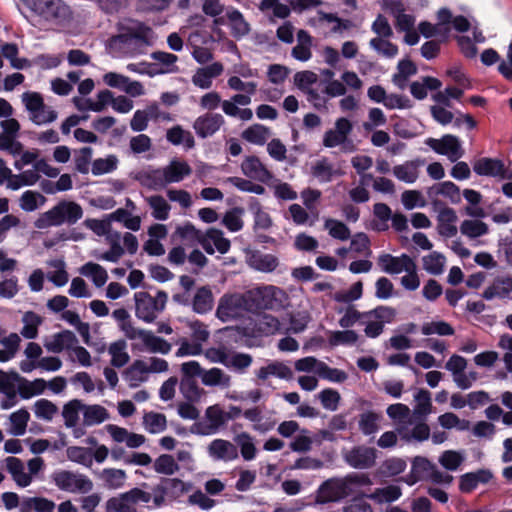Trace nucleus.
<instances>
[{"instance_id": "nucleus-56", "label": "nucleus", "mask_w": 512, "mask_h": 512, "mask_svg": "<svg viewBox=\"0 0 512 512\" xmlns=\"http://www.w3.org/2000/svg\"><path fill=\"white\" fill-rule=\"evenodd\" d=\"M119 159L116 155L110 154L103 158H97L91 163V173L94 176H101L114 172L118 168Z\"/></svg>"}, {"instance_id": "nucleus-46", "label": "nucleus", "mask_w": 512, "mask_h": 512, "mask_svg": "<svg viewBox=\"0 0 512 512\" xmlns=\"http://www.w3.org/2000/svg\"><path fill=\"white\" fill-rule=\"evenodd\" d=\"M397 432L400 437L407 442H422L430 437V428L426 423H418L412 429L401 425L397 428Z\"/></svg>"}, {"instance_id": "nucleus-49", "label": "nucleus", "mask_w": 512, "mask_h": 512, "mask_svg": "<svg viewBox=\"0 0 512 512\" xmlns=\"http://www.w3.org/2000/svg\"><path fill=\"white\" fill-rule=\"evenodd\" d=\"M112 317L118 323V328L129 340H135V334L139 328L132 323L131 316L124 308L116 309L112 312Z\"/></svg>"}, {"instance_id": "nucleus-24", "label": "nucleus", "mask_w": 512, "mask_h": 512, "mask_svg": "<svg viewBox=\"0 0 512 512\" xmlns=\"http://www.w3.org/2000/svg\"><path fill=\"white\" fill-rule=\"evenodd\" d=\"M207 425L199 431L202 435H211L216 433L229 419V415L219 404H214L206 408L204 414Z\"/></svg>"}, {"instance_id": "nucleus-5", "label": "nucleus", "mask_w": 512, "mask_h": 512, "mask_svg": "<svg viewBox=\"0 0 512 512\" xmlns=\"http://www.w3.org/2000/svg\"><path fill=\"white\" fill-rule=\"evenodd\" d=\"M251 311L250 303L245 293H225L223 294L216 308V317L222 322L238 320Z\"/></svg>"}, {"instance_id": "nucleus-32", "label": "nucleus", "mask_w": 512, "mask_h": 512, "mask_svg": "<svg viewBox=\"0 0 512 512\" xmlns=\"http://www.w3.org/2000/svg\"><path fill=\"white\" fill-rule=\"evenodd\" d=\"M97 477L102 485L110 490L122 488L127 480L126 471L117 468H105L97 474Z\"/></svg>"}, {"instance_id": "nucleus-34", "label": "nucleus", "mask_w": 512, "mask_h": 512, "mask_svg": "<svg viewBox=\"0 0 512 512\" xmlns=\"http://www.w3.org/2000/svg\"><path fill=\"white\" fill-rule=\"evenodd\" d=\"M201 382L206 387L226 389L231 386V376L218 367H212L203 370Z\"/></svg>"}, {"instance_id": "nucleus-39", "label": "nucleus", "mask_w": 512, "mask_h": 512, "mask_svg": "<svg viewBox=\"0 0 512 512\" xmlns=\"http://www.w3.org/2000/svg\"><path fill=\"white\" fill-rule=\"evenodd\" d=\"M312 37L305 30L297 32V44L293 47L291 55L299 61L306 62L311 59Z\"/></svg>"}, {"instance_id": "nucleus-12", "label": "nucleus", "mask_w": 512, "mask_h": 512, "mask_svg": "<svg viewBox=\"0 0 512 512\" xmlns=\"http://www.w3.org/2000/svg\"><path fill=\"white\" fill-rule=\"evenodd\" d=\"M376 458V449L363 445L343 452L344 461L354 469H369L375 465Z\"/></svg>"}, {"instance_id": "nucleus-29", "label": "nucleus", "mask_w": 512, "mask_h": 512, "mask_svg": "<svg viewBox=\"0 0 512 512\" xmlns=\"http://www.w3.org/2000/svg\"><path fill=\"white\" fill-rule=\"evenodd\" d=\"M123 379L131 388H137L149 379V373L146 368L145 362L141 359H136L133 363L123 372Z\"/></svg>"}, {"instance_id": "nucleus-31", "label": "nucleus", "mask_w": 512, "mask_h": 512, "mask_svg": "<svg viewBox=\"0 0 512 512\" xmlns=\"http://www.w3.org/2000/svg\"><path fill=\"white\" fill-rule=\"evenodd\" d=\"M311 174L320 183H327L332 181L335 177L342 175V172L327 158H322L313 163L311 166Z\"/></svg>"}, {"instance_id": "nucleus-62", "label": "nucleus", "mask_w": 512, "mask_h": 512, "mask_svg": "<svg viewBox=\"0 0 512 512\" xmlns=\"http://www.w3.org/2000/svg\"><path fill=\"white\" fill-rule=\"evenodd\" d=\"M381 418L380 414L372 411L360 414L358 421L360 431L364 435H372L376 433L380 428Z\"/></svg>"}, {"instance_id": "nucleus-18", "label": "nucleus", "mask_w": 512, "mask_h": 512, "mask_svg": "<svg viewBox=\"0 0 512 512\" xmlns=\"http://www.w3.org/2000/svg\"><path fill=\"white\" fill-rule=\"evenodd\" d=\"M135 339L141 340V349L149 353H159L166 355L172 349V345L168 341L159 336H156L150 330L139 328V330L135 334Z\"/></svg>"}, {"instance_id": "nucleus-50", "label": "nucleus", "mask_w": 512, "mask_h": 512, "mask_svg": "<svg viewBox=\"0 0 512 512\" xmlns=\"http://www.w3.org/2000/svg\"><path fill=\"white\" fill-rule=\"evenodd\" d=\"M142 425L148 433L160 434L167 428V418L162 413L146 412L143 415Z\"/></svg>"}, {"instance_id": "nucleus-10", "label": "nucleus", "mask_w": 512, "mask_h": 512, "mask_svg": "<svg viewBox=\"0 0 512 512\" xmlns=\"http://www.w3.org/2000/svg\"><path fill=\"white\" fill-rule=\"evenodd\" d=\"M149 121L155 123L171 122L173 117L169 112L163 111L157 102H152L145 108L134 112L130 120V128L134 132L145 131L148 128Z\"/></svg>"}, {"instance_id": "nucleus-16", "label": "nucleus", "mask_w": 512, "mask_h": 512, "mask_svg": "<svg viewBox=\"0 0 512 512\" xmlns=\"http://www.w3.org/2000/svg\"><path fill=\"white\" fill-rule=\"evenodd\" d=\"M415 261L407 254L393 256L389 253H382L377 257V264L387 274H400L412 267Z\"/></svg>"}, {"instance_id": "nucleus-57", "label": "nucleus", "mask_w": 512, "mask_h": 512, "mask_svg": "<svg viewBox=\"0 0 512 512\" xmlns=\"http://www.w3.org/2000/svg\"><path fill=\"white\" fill-rule=\"evenodd\" d=\"M42 318L32 311L25 312L22 317L23 327L20 335L26 339H35L38 335V327L42 324Z\"/></svg>"}, {"instance_id": "nucleus-55", "label": "nucleus", "mask_w": 512, "mask_h": 512, "mask_svg": "<svg viewBox=\"0 0 512 512\" xmlns=\"http://www.w3.org/2000/svg\"><path fill=\"white\" fill-rule=\"evenodd\" d=\"M423 269L431 275H440L444 272L446 257L437 251H433L422 257Z\"/></svg>"}, {"instance_id": "nucleus-20", "label": "nucleus", "mask_w": 512, "mask_h": 512, "mask_svg": "<svg viewBox=\"0 0 512 512\" xmlns=\"http://www.w3.org/2000/svg\"><path fill=\"white\" fill-rule=\"evenodd\" d=\"M210 458L214 461L229 462L237 459V446L225 439H214L207 447Z\"/></svg>"}, {"instance_id": "nucleus-25", "label": "nucleus", "mask_w": 512, "mask_h": 512, "mask_svg": "<svg viewBox=\"0 0 512 512\" xmlns=\"http://www.w3.org/2000/svg\"><path fill=\"white\" fill-rule=\"evenodd\" d=\"M493 478V473L489 469H479L474 472H468L459 477V490L462 493H471L480 484H487Z\"/></svg>"}, {"instance_id": "nucleus-37", "label": "nucleus", "mask_w": 512, "mask_h": 512, "mask_svg": "<svg viewBox=\"0 0 512 512\" xmlns=\"http://www.w3.org/2000/svg\"><path fill=\"white\" fill-rule=\"evenodd\" d=\"M0 127L2 128L3 136L13 148V155L21 153L22 144L16 140L20 131L19 122L10 116L0 122Z\"/></svg>"}, {"instance_id": "nucleus-64", "label": "nucleus", "mask_w": 512, "mask_h": 512, "mask_svg": "<svg viewBox=\"0 0 512 512\" xmlns=\"http://www.w3.org/2000/svg\"><path fill=\"white\" fill-rule=\"evenodd\" d=\"M54 508L53 502L41 497L25 498L21 503V512H51Z\"/></svg>"}, {"instance_id": "nucleus-60", "label": "nucleus", "mask_w": 512, "mask_h": 512, "mask_svg": "<svg viewBox=\"0 0 512 512\" xmlns=\"http://www.w3.org/2000/svg\"><path fill=\"white\" fill-rule=\"evenodd\" d=\"M93 488L92 481L85 475L66 472V490L87 493Z\"/></svg>"}, {"instance_id": "nucleus-26", "label": "nucleus", "mask_w": 512, "mask_h": 512, "mask_svg": "<svg viewBox=\"0 0 512 512\" xmlns=\"http://www.w3.org/2000/svg\"><path fill=\"white\" fill-rule=\"evenodd\" d=\"M163 168L167 185L179 183L192 174L189 163L183 159L174 158Z\"/></svg>"}, {"instance_id": "nucleus-11", "label": "nucleus", "mask_w": 512, "mask_h": 512, "mask_svg": "<svg viewBox=\"0 0 512 512\" xmlns=\"http://www.w3.org/2000/svg\"><path fill=\"white\" fill-rule=\"evenodd\" d=\"M395 316L394 309L390 307H378L372 311L363 313L361 323L365 325V334L367 337L376 338L382 332L385 323H389Z\"/></svg>"}, {"instance_id": "nucleus-3", "label": "nucleus", "mask_w": 512, "mask_h": 512, "mask_svg": "<svg viewBox=\"0 0 512 512\" xmlns=\"http://www.w3.org/2000/svg\"><path fill=\"white\" fill-rule=\"evenodd\" d=\"M251 311L273 310L278 311L288 305L287 293L274 285H262L247 291Z\"/></svg>"}, {"instance_id": "nucleus-33", "label": "nucleus", "mask_w": 512, "mask_h": 512, "mask_svg": "<svg viewBox=\"0 0 512 512\" xmlns=\"http://www.w3.org/2000/svg\"><path fill=\"white\" fill-rule=\"evenodd\" d=\"M361 496H365L376 504L381 505L397 501L402 496V489L398 485L391 484L385 487L376 488L370 494H364L361 492Z\"/></svg>"}, {"instance_id": "nucleus-43", "label": "nucleus", "mask_w": 512, "mask_h": 512, "mask_svg": "<svg viewBox=\"0 0 512 512\" xmlns=\"http://www.w3.org/2000/svg\"><path fill=\"white\" fill-rule=\"evenodd\" d=\"M271 136V130L262 124H252L242 131L243 140L258 146L264 145Z\"/></svg>"}, {"instance_id": "nucleus-21", "label": "nucleus", "mask_w": 512, "mask_h": 512, "mask_svg": "<svg viewBox=\"0 0 512 512\" xmlns=\"http://www.w3.org/2000/svg\"><path fill=\"white\" fill-rule=\"evenodd\" d=\"M242 173L249 179L267 183L273 178L272 173L256 156H247L241 163Z\"/></svg>"}, {"instance_id": "nucleus-19", "label": "nucleus", "mask_w": 512, "mask_h": 512, "mask_svg": "<svg viewBox=\"0 0 512 512\" xmlns=\"http://www.w3.org/2000/svg\"><path fill=\"white\" fill-rule=\"evenodd\" d=\"M33 13L45 18L53 20L59 16L62 1L61 0H20Z\"/></svg>"}, {"instance_id": "nucleus-47", "label": "nucleus", "mask_w": 512, "mask_h": 512, "mask_svg": "<svg viewBox=\"0 0 512 512\" xmlns=\"http://www.w3.org/2000/svg\"><path fill=\"white\" fill-rule=\"evenodd\" d=\"M442 83L439 79L426 76L422 77L419 81H414L410 85L411 94L418 100L427 97L428 90H437L441 87Z\"/></svg>"}, {"instance_id": "nucleus-48", "label": "nucleus", "mask_w": 512, "mask_h": 512, "mask_svg": "<svg viewBox=\"0 0 512 512\" xmlns=\"http://www.w3.org/2000/svg\"><path fill=\"white\" fill-rule=\"evenodd\" d=\"M281 331V323L277 317L271 314H261L255 323V333L258 335H274Z\"/></svg>"}, {"instance_id": "nucleus-51", "label": "nucleus", "mask_w": 512, "mask_h": 512, "mask_svg": "<svg viewBox=\"0 0 512 512\" xmlns=\"http://www.w3.org/2000/svg\"><path fill=\"white\" fill-rule=\"evenodd\" d=\"M21 343V337L17 333H10L5 335L0 344L3 349H0V362H8L15 358Z\"/></svg>"}, {"instance_id": "nucleus-8", "label": "nucleus", "mask_w": 512, "mask_h": 512, "mask_svg": "<svg viewBox=\"0 0 512 512\" xmlns=\"http://www.w3.org/2000/svg\"><path fill=\"white\" fill-rule=\"evenodd\" d=\"M150 500V493L139 488H133L108 499L105 504V510L106 512H137L138 503H148Z\"/></svg>"}, {"instance_id": "nucleus-2", "label": "nucleus", "mask_w": 512, "mask_h": 512, "mask_svg": "<svg viewBox=\"0 0 512 512\" xmlns=\"http://www.w3.org/2000/svg\"><path fill=\"white\" fill-rule=\"evenodd\" d=\"M373 482L366 473H350L344 477H334L323 482L316 491L318 504L339 502L352 495L361 496V489L372 486Z\"/></svg>"}, {"instance_id": "nucleus-13", "label": "nucleus", "mask_w": 512, "mask_h": 512, "mask_svg": "<svg viewBox=\"0 0 512 512\" xmlns=\"http://www.w3.org/2000/svg\"><path fill=\"white\" fill-rule=\"evenodd\" d=\"M426 144L436 153L447 156L451 162L457 161L464 154L460 140L451 134L444 135L440 139L428 138Z\"/></svg>"}, {"instance_id": "nucleus-7", "label": "nucleus", "mask_w": 512, "mask_h": 512, "mask_svg": "<svg viewBox=\"0 0 512 512\" xmlns=\"http://www.w3.org/2000/svg\"><path fill=\"white\" fill-rule=\"evenodd\" d=\"M110 249L97 255V259L116 263L124 255L125 250L129 254H135L138 250L137 237L132 233L126 232L123 235L120 232L112 231L106 237Z\"/></svg>"}, {"instance_id": "nucleus-45", "label": "nucleus", "mask_w": 512, "mask_h": 512, "mask_svg": "<svg viewBox=\"0 0 512 512\" xmlns=\"http://www.w3.org/2000/svg\"><path fill=\"white\" fill-rule=\"evenodd\" d=\"M24 355L26 359L20 361L19 368L24 373H30L37 368V363L41 359L42 348L35 342H29L24 349Z\"/></svg>"}, {"instance_id": "nucleus-35", "label": "nucleus", "mask_w": 512, "mask_h": 512, "mask_svg": "<svg viewBox=\"0 0 512 512\" xmlns=\"http://www.w3.org/2000/svg\"><path fill=\"white\" fill-rule=\"evenodd\" d=\"M107 352L110 356V365L115 368H122L130 361V355L127 351V342L124 339H118L109 344Z\"/></svg>"}, {"instance_id": "nucleus-15", "label": "nucleus", "mask_w": 512, "mask_h": 512, "mask_svg": "<svg viewBox=\"0 0 512 512\" xmlns=\"http://www.w3.org/2000/svg\"><path fill=\"white\" fill-rule=\"evenodd\" d=\"M352 123L344 117L335 121L334 128L327 130L323 136V145L327 148H334L344 145L349 134L352 132Z\"/></svg>"}, {"instance_id": "nucleus-54", "label": "nucleus", "mask_w": 512, "mask_h": 512, "mask_svg": "<svg viewBox=\"0 0 512 512\" xmlns=\"http://www.w3.org/2000/svg\"><path fill=\"white\" fill-rule=\"evenodd\" d=\"M173 236L187 244H201L203 233L198 230L192 223L185 222L176 227Z\"/></svg>"}, {"instance_id": "nucleus-17", "label": "nucleus", "mask_w": 512, "mask_h": 512, "mask_svg": "<svg viewBox=\"0 0 512 512\" xmlns=\"http://www.w3.org/2000/svg\"><path fill=\"white\" fill-rule=\"evenodd\" d=\"M473 170L480 176L512 179V174L508 172L504 163L499 159L481 158L474 163Z\"/></svg>"}, {"instance_id": "nucleus-22", "label": "nucleus", "mask_w": 512, "mask_h": 512, "mask_svg": "<svg viewBox=\"0 0 512 512\" xmlns=\"http://www.w3.org/2000/svg\"><path fill=\"white\" fill-rule=\"evenodd\" d=\"M201 245L208 254H214L218 251L221 254H225L230 249V241L224 237V233L215 228H210L203 234L201 239Z\"/></svg>"}, {"instance_id": "nucleus-4", "label": "nucleus", "mask_w": 512, "mask_h": 512, "mask_svg": "<svg viewBox=\"0 0 512 512\" xmlns=\"http://www.w3.org/2000/svg\"><path fill=\"white\" fill-rule=\"evenodd\" d=\"M134 300L136 317L145 323H152L164 311L168 296L164 291H158L155 296L140 291L134 294Z\"/></svg>"}, {"instance_id": "nucleus-28", "label": "nucleus", "mask_w": 512, "mask_h": 512, "mask_svg": "<svg viewBox=\"0 0 512 512\" xmlns=\"http://www.w3.org/2000/svg\"><path fill=\"white\" fill-rule=\"evenodd\" d=\"M144 201L150 211L151 217L157 221H166L170 217L172 206L160 194L144 196Z\"/></svg>"}, {"instance_id": "nucleus-59", "label": "nucleus", "mask_w": 512, "mask_h": 512, "mask_svg": "<svg viewBox=\"0 0 512 512\" xmlns=\"http://www.w3.org/2000/svg\"><path fill=\"white\" fill-rule=\"evenodd\" d=\"M249 209L254 217L255 229L268 230L273 225V221L270 214L263 209L258 200L254 199L249 204Z\"/></svg>"}, {"instance_id": "nucleus-40", "label": "nucleus", "mask_w": 512, "mask_h": 512, "mask_svg": "<svg viewBox=\"0 0 512 512\" xmlns=\"http://www.w3.org/2000/svg\"><path fill=\"white\" fill-rule=\"evenodd\" d=\"M64 223V203L60 202L51 210L43 213L36 220L35 226L38 229H47L54 226H59Z\"/></svg>"}, {"instance_id": "nucleus-58", "label": "nucleus", "mask_w": 512, "mask_h": 512, "mask_svg": "<svg viewBox=\"0 0 512 512\" xmlns=\"http://www.w3.org/2000/svg\"><path fill=\"white\" fill-rule=\"evenodd\" d=\"M46 389V382L43 379H35L29 381L25 378L20 377L18 392L24 399L40 395Z\"/></svg>"}, {"instance_id": "nucleus-9", "label": "nucleus", "mask_w": 512, "mask_h": 512, "mask_svg": "<svg viewBox=\"0 0 512 512\" xmlns=\"http://www.w3.org/2000/svg\"><path fill=\"white\" fill-rule=\"evenodd\" d=\"M213 25L216 27L215 32L219 35L222 34L220 27L228 26L231 36L237 40L247 36L251 30L250 24L246 21L244 15L232 6L226 9V13L222 17L214 19Z\"/></svg>"}, {"instance_id": "nucleus-53", "label": "nucleus", "mask_w": 512, "mask_h": 512, "mask_svg": "<svg viewBox=\"0 0 512 512\" xmlns=\"http://www.w3.org/2000/svg\"><path fill=\"white\" fill-rule=\"evenodd\" d=\"M110 223L120 222L125 228L138 231L141 227V218L139 216H133L130 211L124 208H118L114 212L108 215Z\"/></svg>"}, {"instance_id": "nucleus-27", "label": "nucleus", "mask_w": 512, "mask_h": 512, "mask_svg": "<svg viewBox=\"0 0 512 512\" xmlns=\"http://www.w3.org/2000/svg\"><path fill=\"white\" fill-rule=\"evenodd\" d=\"M424 164L425 161L420 158L405 161L404 163L393 167V175L399 181L412 184L419 178L420 169Z\"/></svg>"}, {"instance_id": "nucleus-36", "label": "nucleus", "mask_w": 512, "mask_h": 512, "mask_svg": "<svg viewBox=\"0 0 512 512\" xmlns=\"http://www.w3.org/2000/svg\"><path fill=\"white\" fill-rule=\"evenodd\" d=\"M256 375L261 380H266L271 376L289 380L293 377V372L291 368L283 362L273 361L268 365L259 368Z\"/></svg>"}, {"instance_id": "nucleus-42", "label": "nucleus", "mask_w": 512, "mask_h": 512, "mask_svg": "<svg viewBox=\"0 0 512 512\" xmlns=\"http://www.w3.org/2000/svg\"><path fill=\"white\" fill-rule=\"evenodd\" d=\"M166 139L172 145H183L186 149H192L195 146L192 133L185 130L181 125H175L169 128L166 132Z\"/></svg>"}, {"instance_id": "nucleus-30", "label": "nucleus", "mask_w": 512, "mask_h": 512, "mask_svg": "<svg viewBox=\"0 0 512 512\" xmlns=\"http://www.w3.org/2000/svg\"><path fill=\"white\" fill-rule=\"evenodd\" d=\"M5 467L18 487L25 488L31 484V475L25 471L21 459L10 456L4 460Z\"/></svg>"}, {"instance_id": "nucleus-52", "label": "nucleus", "mask_w": 512, "mask_h": 512, "mask_svg": "<svg viewBox=\"0 0 512 512\" xmlns=\"http://www.w3.org/2000/svg\"><path fill=\"white\" fill-rule=\"evenodd\" d=\"M83 424L85 426L98 425L108 419L107 410L100 405H84L82 403Z\"/></svg>"}, {"instance_id": "nucleus-41", "label": "nucleus", "mask_w": 512, "mask_h": 512, "mask_svg": "<svg viewBox=\"0 0 512 512\" xmlns=\"http://www.w3.org/2000/svg\"><path fill=\"white\" fill-rule=\"evenodd\" d=\"M433 466L434 464L427 458L421 456L415 457L412 461L411 472L406 479L407 484L413 485L419 480H425Z\"/></svg>"}, {"instance_id": "nucleus-44", "label": "nucleus", "mask_w": 512, "mask_h": 512, "mask_svg": "<svg viewBox=\"0 0 512 512\" xmlns=\"http://www.w3.org/2000/svg\"><path fill=\"white\" fill-rule=\"evenodd\" d=\"M512 291V277L504 276L496 278L484 291L483 297L487 300L506 297Z\"/></svg>"}, {"instance_id": "nucleus-1", "label": "nucleus", "mask_w": 512, "mask_h": 512, "mask_svg": "<svg viewBox=\"0 0 512 512\" xmlns=\"http://www.w3.org/2000/svg\"><path fill=\"white\" fill-rule=\"evenodd\" d=\"M156 34L153 29L136 19L125 18L117 24V34L108 41V49L114 57H133L153 45Z\"/></svg>"}, {"instance_id": "nucleus-23", "label": "nucleus", "mask_w": 512, "mask_h": 512, "mask_svg": "<svg viewBox=\"0 0 512 512\" xmlns=\"http://www.w3.org/2000/svg\"><path fill=\"white\" fill-rule=\"evenodd\" d=\"M224 71V66L220 62H214L202 68H198L193 74L192 83L203 90L210 89L213 85V79L220 76Z\"/></svg>"}, {"instance_id": "nucleus-14", "label": "nucleus", "mask_w": 512, "mask_h": 512, "mask_svg": "<svg viewBox=\"0 0 512 512\" xmlns=\"http://www.w3.org/2000/svg\"><path fill=\"white\" fill-rule=\"evenodd\" d=\"M224 124L225 119L223 115L206 112L194 120L192 127L198 137L205 139L217 133Z\"/></svg>"}, {"instance_id": "nucleus-61", "label": "nucleus", "mask_w": 512, "mask_h": 512, "mask_svg": "<svg viewBox=\"0 0 512 512\" xmlns=\"http://www.w3.org/2000/svg\"><path fill=\"white\" fill-rule=\"evenodd\" d=\"M140 183L151 189L157 190L167 186L163 168L151 169L140 176Z\"/></svg>"}, {"instance_id": "nucleus-6", "label": "nucleus", "mask_w": 512, "mask_h": 512, "mask_svg": "<svg viewBox=\"0 0 512 512\" xmlns=\"http://www.w3.org/2000/svg\"><path fill=\"white\" fill-rule=\"evenodd\" d=\"M21 100L28 113L29 119L36 125L50 124L58 117V113L55 109L45 104L42 95L38 92H24L21 96Z\"/></svg>"}, {"instance_id": "nucleus-63", "label": "nucleus", "mask_w": 512, "mask_h": 512, "mask_svg": "<svg viewBox=\"0 0 512 512\" xmlns=\"http://www.w3.org/2000/svg\"><path fill=\"white\" fill-rule=\"evenodd\" d=\"M153 469L156 473L171 476L179 471V465L170 454H161L153 462Z\"/></svg>"}, {"instance_id": "nucleus-38", "label": "nucleus", "mask_w": 512, "mask_h": 512, "mask_svg": "<svg viewBox=\"0 0 512 512\" xmlns=\"http://www.w3.org/2000/svg\"><path fill=\"white\" fill-rule=\"evenodd\" d=\"M457 215L452 208H444L438 215V232L447 238L457 234L456 227Z\"/></svg>"}]
</instances>
